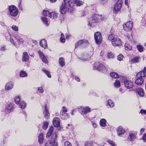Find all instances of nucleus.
Returning a JSON list of instances; mask_svg holds the SVG:
<instances>
[{"label":"nucleus","mask_w":146,"mask_h":146,"mask_svg":"<svg viewBox=\"0 0 146 146\" xmlns=\"http://www.w3.org/2000/svg\"><path fill=\"white\" fill-rule=\"evenodd\" d=\"M63 1L60 10L61 13L63 14L67 10L69 12L73 11L74 4L78 6L83 4L82 1L78 0H64Z\"/></svg>","instance_id":"nucleus-1"},{"label":"nucleus","mask_w":146,"mask_h":146,"mask_svg":"<svg viewBox=\"0 0 146 146\" xmlns=\"http://www.w3.org/2000/svg\"><path fill=\"white\" fill-rule=\"evenodd\" d=\"M53 127L51 126L49 129L46 134L47 137L51 136V138L45 144V146H58L57 136L56 134H52Z\"/></svg>","instance_id":"nucleus-2"},{"label":"nucleus","mask_w":146,"mask_h":146,"mask_svg":"<svg viewBox=\"0 0 146 146\" xmlns=\"http://www.w3.org/2000/svg\"><path fill=\"white\" fill-rule=\"evenodd\" d=\"M103 19L102 15L95 14L92 16L90 20H88V24L91 27L94 26V25L93 24L99 22Z\"/></svg>","instance_id":"nucleus-3"},{"label":"nucleus","mask_w":146,"mask_h":146,"mask_svg":"<svg viewBox=\"0 0 146 146\" xmlns=\"http://www.w3.org/2000/svg\"><path fill=\"white\" fill-rule=\"evenodd\" d=\"M108 39L111 41L112 45L114 46H117L121 44L120 40L117 38L116 36L113 35H108Z\"/></svg>","instance_id":"nucleus-4"},{"label":"nucleus","mask_w":146,"mask_h":146,"mask_svg":"<svg viewBox=\"0 0 146 146\" xmlns=\"http://www.w3.org/2000/svg\"><path fill=\"white\" fill-rule=\"evenodd\" d=\"M106 69L105 66L100 62H96L94 64L93 69L101 72Z\"/></svg>","instance_id":"nucleus-5"},{"label":"nucleus","mask_w":146,"mask_h":146,"mask_svg":"<svg viewBox=\"0 0 146 146\" xmlns=\"http://www.w3.org/2000/svg\"><path fill=\"white\" fill-rule=\"evenodd\" d=\"M137 77L135 81V83L137 85L142 84L144 80L142 78H144L146 76V74H137Z\"/></svg>","instance_id":"nucleus-6"},{"label":"nucleus","mask_w":146,"mask_h":146,"mask_svg":"<svg viewBox=\"0 0 146 146\" xmlns=\"http://www.w3.org/2000/svg\"><path fill=\"white\" fill-rule=\"evenodd\" d=\"M117 1L113 8V12L115 14L117 13L121 9L123 3L122 0H117Z\"/></svg>","instance_id":"nucleus-7"},{"label":"nucleus","mask_w":146,"mask_h":146,"mask_svg":"<svg viewBox=\"0 0 146 146\" xmlns=\"http://www.w3.org/2000/svg\"><path fill=\"white\" fill-rule=\"evenodd\" d=\"M9 10L10 14L12 16L15 17L18 13V9L14 5L9 6Z\"/></svg>","instance_id":"nucleus-8"},{"label":"nucleus","mask_w":146,"mask_h":146,"mask_svg":"<svg viewBox=\"0 0 146 146\" xmlns=\"http://www.w3.org/2000/svg\"><path fill=\"white\" fill-rule=\"evenodd\" d=\"M94 37L96 43L98 45L100 44L101 43L102 39L100 33L99 32L95 33Z\"/></svg>","instance_id":"nucleus-9"},{"label":"nucleus","mask_w":146,"mask_h":146,"mask_svg":"<svg viewBox=\"0 0 146 146\" xmlns=\"http://www.w3.org/2000/svg\"><path fill=\"white\" fill-rule=\"evenodd\" d=\"M133 27V22L131 21L126 22L123 25L124 29L125 31H131L132 30Z\"/></svg>","instance_id":"nucleus-10"},{"label":"nucleus","mask_w":146,"mask_h":146,"mask_svg":"<svg viewBox=\"0 0 146 146\" xmlns=\"http://www.w3.org/2000/svg\"><path fill=\"white\" fill-rule=\"evenodd\" d=\"M14 104L12 103L7 105L6 106L5 110L8 113H9L13 111L14 109Z\"/></svg>","instance_id":"nucleus-11"},{"label":"nucleus","mask_w":146,"mask_h":146,"mask_svg":"<svg viewBox=\"0 0 146 146\" xmlns=\"http://www.w3.org/2000/svg\"><path fill=\"white\" fill-rule=\"evenodd\" d=\"M124 83L127 88L130 89L133 87V82L130 80H126L124 81Z\"/></svg>","instance_id":"nucleus-12"},{"label":"nucleus","mask_w":146,"mask_h":146,"mask_svg":"<svg viewBox=\"0 0 146 146\" xmlns=\"http://www.w3.org/2000/svg\"><path fill=\"white\" fill-rule=\"evenodd\" d=\"M44 111H43V113L44 117L46 119H48L50 117V114L46 105L44 106Z\"/></svg>","instance_id":"nucleus-13"},{"label":"nucleus","mask_w":146,"mask_h":146,"mask_svg":"<svg viewBox=\"0 0 146 146\" xmlns=\"http://www.w3.org/2000/svg\"><path fill=\"white\" fill-rule=\"evenodd\" d=\"M38 52L40 58L42 61L45 63H46L47 62V60L45 56L40 51H39Z\"/></svg>","instance_id":"nucleus-14"},{"label":"nucleus","mask_w":146,"mask_h":146,"mask_svg":"<svg viewBox=\"0 0 146 146\" xmlns=\"http://www.w3.org/2000/svg\"><path fill=\"white\" fill-rule=\"evenodd\" d=\"M53 123L54 126L56 127H58L60 125L59 119L57 117L54 118L53 120Z\"/></svg>","instance_id":"nucleus-15"},{"label":"nucleus","mask_w":146,"mask_h":146,"mask_svg":"<svg viewBox=\"0 0 146 146\" xmlns=\"http://www.w3.org/2000/svg\"><path fill=\"white\" fill-rule=\"evenodd\" d=\"M13 83L11 82L7 83L5 86L6 90H9L11 89L13 87Z\"/></svg>","instance_id":"nucleus-16"},{"label":"nucleus","mask_w":146,"mask_h":146,"mask_svg":"<svg viewBox=\"0 0 146 146\" xmlns=\"http://www.w3.org/2000/svg\"><path fill=\"white\" fill-rule=\"evenodd\" d=\"M29 57L27 53L26 52H24L22 56V60L23 61L27 62L29 60Z\"/></svg>","instance_id":"nucleus-17"},{"label":"nucleus","mask_w":146,"mask_h":146,"mask_svg":"<svg viewBox=\"0 0 146 146\" xmlns=\"http://www.w3.org/2000/svg\"><path fill=\"white\" fill-rule=\"evenodd\" d=\"M125 132L124 129L121 127L120 126L117 129V132L118 136H120Z\"/></svg>","instance_id":"nucleus-18"},{"label":"nucleus","mask_w":146,"mask_h":146,"mask_svg":"<svg viewBox=\"0 0 146 146\" xmlns=\"http://www.w3.org/2000/svg\"><path fill=\"white\" fill-rule=\"evenodd\" d=\"M90 108L88 107H86L82 108L81 113L82 115L86 114L87 113L90 112Z\"/></svg>","instance_id":"nucleus-19"},{"label":"nucleus","mask_w":146,"mask_h":146,"mask_svg":"<svg viewBox=\"0 0 146 146\" xmlns=\"http://www.w3.org/2000/svg\"><path fill=\"white\" fill-rule=\"evenodd\" d=\"M40 44L41 46L44 48H46L48 47L46 41L44 39H42L40 42Z\"/></svg>","instance_id":"nucleus-20"},{"label":"nucleus","mask_w":146,"mask_h":146,"mask_svg":"<svg viewBox=\"0 0 146 146\" xmlns=\"http://www.w3.org/2000/svg\"><path fill=\"white\" fill-rule=\"evenodd\" d=\"M69 116V115L68 113H62L60 115V117L63 120H65L68 119Z\"/></svg>","instance_id":"nucleus-21"},{"label":"nucleus","mask_w":146,"mask_h":146,"mask_svg":"<svg viewBox=\"0 0 146 146\" xmlns=\"http://www.w3.org/2000/svg\"><path fill=\"white\" fill-rule=\"evenodd\" d=\"M136 92L141 97L144 96V91L142 88H141L138 89L136 90Z\"/></svg>","instance_id":"nucleus-22"},{"label":"nucleus","mask_w":146,"mask_h":146,"mask_svg":"<svg viewBox=\"0 0 146 146\" xmlns=\"http://www.w3.org/2000/svg\"><path fill=\"white\" fill-rule=\"evenodd\" d=\"M116 28L115 26L112 27L110 31V34H109L108 35H112L113 36H115L114 35V33H115L117 31Z\"/></svg>","instance_id":"nucleus-23"},{"label":"nucleus","mask_w":146,"mask_h":146,"mask_svg":"<svg viewBox=\"0 0 146 146\" xmlns=\"http://www.w3.org/2000/svg\"><path fill=\"white\" fill-rule=\"evenodd\" d=\"M136 138V136L134 134L129 133V136L128 137L129 140L131 141H133Z\"/></svg>","instance_id":"nucleus-24"},{"label":"nucleus","mask_w":146,"mask_h":146,"mask_svg":"<svg viewBox=\"0 0 146 146\" xmlns=\"http://www.w3.org/2000/svg\"><path fill=\"white\" fill-rule=\"evenodd\" d=\"M58 62L59 64L62 66H63L65 64L64 59L63 57H60L59 59Z\"/></svg>","instance_id":"nucleus-25"},{"label":"nucleus","mask_w":146,"mask_h":146,"mask_svg":"<svg viewBox=\"0 0 146 146\" xmlns=\"http://www.w3.org/2000/svg\"><path fill=\"white\" fill-rule=\"evenodd\" d=\"M49 17L52 19H55L57 18V15L55 12H50Z\"/></svg>","instance_id":"nucleus-26"},{"label":"nucleus","mask_w":146,"mask_h":146,"mask_svg":"<svg viewBox=\"0 0 146 146\" xmlns=\"http://www.w3.org/2000/svg\"><path fill=\"white\" fill-rule=\"evenodd\" d=\"M38 141L40 143H42L43 142L44 138L43 135L42 133L40 134L38 136Z\"/></svg>","instance_id":"nucleus-27"},{"label":"nucleus","mask_w":146,"mask_h":146,"mask_svg":"<svg viewBox=\"0 0 146 146\" xmlns=\"http://www.w3.org/2000/svg\"><path fill=\"white\" fill-rule=\"evenodd\" d=\"M107 106H109L110 107L112 108L113 107L114 104L113 102L111 99H109L108 101V103L107 104Z\"/></svg>","instance_id":"nucleus-28"},{"label":"nucleus","mask_w":146,"mask_h":146,"mask_svg":"<svg viewBox=\"0 0 146 146\" xmlns=\"http://www.w3.org/2000/svg\"><path fill=\"white\" fill-rule=\"evenodd\" d=\"M88 43L89 42L88 41L86 40H80L77 42V43H78L79 45L83 44H88Z\"/></svg>","instance_id":"nucleus-29"},{"label":"nucleus","mask_w":146,"mask_h":146,"mask_svg":"<svg viewBox=\"0 0 146 146\" xmlns=\"http://www.w3.org/2000/svg\"><path fill=\"white\" fill-rule=\"evenodd\" d=\"M106 120L105 119H102L100 121V126L105 127L106 125Z\"/></svg>","instance_id":"nucleus-30"},{"label":"nucleus","mask_w":146,"mask_h":146,"mask_svg":"<svg viewBox=\"0 0 146 146\" xmlns=\"http://www.w3.org/2000/svg\"><path fill=\"white\" fill-rule=\"evenodd\" d=\"M19 104L20 108L22 109L24 108L26 106L25 102L24 101L21 102Z\"/></svg>","instance_id":"nucleus-31"},{"label":"nucleus","mask_w":146,"mask_h":146,"mask_svg":"<svg viewBox=\"0 0 146 146\" xmlns=\"http://www.w3.org/2000/svg\"><path fill=\"white\" fill-rule=\"evenodd\" d=\"M41 19L44 24L46 26H48L49 24L47 19L46 17H42Z\"/></svg>","instance_id":"nucleus-32"},{"label":"nucleus","mask_w":146,"mask_h":146,"mask_svg":"<svg viewBox=\"0 0 146 146\" xmlns=\"http://www.w3.org/2000/svg\"><path fill=\"white\" fill-rule=\"evenodd\" d=\"M79 58L83 61H86L87 60H88V59H90V57L89 56L87 57V55H86L82 56L81 58Z\"/></svg>","instance_id":"nucleus-33"},{"label":"nucleus","mask_w":146,"mask_h":146,"mask_svg":"<svg viewBox=\"0 0 146 146\" xmlns=\"http://www.w3.org/2000/svg\"><path fill=\"white\" fill-rule=\"evenodd\" d=\"M15 101L16 104H18L19 103L21 102L20 101V98L19 96H16L15 98Z\"/></svg>","instance_id":"nucleus-34"},{"label":"nucleus","mask_w":146,"mask_h":146,"mask_svg":"<svg viewBox=\"0 0 146 146\" xmlns=\"http://www.w3.org/2000/svg\"><path fill=\"white\" fill-rule=\"evenodd\" d=\"M140 58L138 56L134 57L131 60V61L134 63L138 62L139 61Z\"/></svg>","instance_id":"nucleus-35"},{"label":"nucleus","mask_w":146,"mask_h":146,"mask_svg":"<svg viewBox=\"0 0 146 146\" xmlns=\"http://www.w3.org/2000/svg\"><path fill=\"white\" fill-rule=\"evenodd\" d=\"M110 75L112 78L116 79L119 77L118 74H110Z\"/></svg>","instance_id":"nucleus-36"},{"label":"nucleus","mask_w":146,"mask_h":146,"mask_svg":"<svg viewBox=\"0 0 146 146\" xmlns=\"http://www.w3.org/2000/svg\"><path fill=\"white\" fill-rule=\"evenodd\" d=\"M48 122L44 121L42 126L43 129L44 130L46 129L48 127Z\"/></svg>","instance_id":"nucleus-37"},{"label":"nucleus","mask_w":146,"mask_h":146,"mask_svg":"<svg viewBox=\"0 0 146 146\" xmlns=\"http://www.w3.org/2000/svg\"><path fill=\"white\" fill-rule=\"evenodd\" d=\"M114 85L116 88H119L120 86V83L118 80H116L115 82L114 83Z\"/></svg>","instance_id":"nucleus-38"},{"label":"nucleus","mask_w":146,"mask_h":146,"mask_svg":"<svg viewBox=\"0 0 146 146\" xmlns=\"http://www.w3.org/2000/svg\"><path fill=\"white\" fill-rule=\"evenodd\" d=\"M107 56L109 58H113L114 57V55L112 52H110L108 53Z\"/></svg>","instance_id":"nucleus-39"},{"label":"nucleus","mask_w":146,"mask_h":146,"mask_svg":"<svg viewBox=\"0 0 146 146\" xmlns=\"http://www.w3.org/2000/svg\"><path fill=\"white\" fill-rule=\"evenodd\" d=\"M108 142L111 146H116V144L114 142L108 139Z\"/></svg>","instance_id":"nucleus-40"},{"label":"nucleus","mask_w":146,"mask_h":146,"mask_svg":"<svg viewBox=\"0 0 146 146\" xmlns=\"http://www.w3.org/2000/svg\"><path fill=\"white\" fill-rule=\"evenodd\" d=\"M138 50L141 52L143 51V48L141 45H138L137 46Z\"/></svg>","instance_id":"nucleus-41"},{"label":"nucleus","mask_w":146,"mask_h":146,"mask_svg":"<svg viewBox=\"0 0 146 146\" xmlns=\"http://www.w3.org/2000/svg\"><path fill=\"white\" fill-rule=\"evenodd\" d=\"M50 12H49V11L47 10H43V15L45 16H48L50 15Z\"/></svg>","instance_id":"nucleus-42"},{"label":"nucleus","mask_w":146,"mask_h":146,"mask_svg":"<svg viewBox=\"0 0 146 146\" xmlns=\"http://www.w3.org/2000/svg\"><path fill=\"white\" fill-rule=\"evenodd\" d=\"M17 41L18 42V44H20L21 43L23 44L24 42V40L21 37L19 38V39H17Z\"/></svg>","instance_id":"nucleus-43"},{"label":"nucleus","mask_w":146,"mask_h":146,"mask_svg":"<svg viewBox=\"0 0 146 146\" xmlns=\"http://www.w3.org/2000/svg\"><path fill=\"white\" fill-rule=\"evenodd\" d=\"M85 146H92V143L91 142H86L85 143Z\"/></svg>","instance_id":"nucleus-44"},{"label":"nucleus","mask_w":146,"mask_h":146,"mask_svg":"<svg viewBox=\"0 0 146 146\" xmlns=\"http://www.w3.org/2000/svg\"><path fill=\"white\" fill-rule=\"evenodd\" d=\"M123 58V56L121 54H120L117 57V59L119 61L122 60Z\"/></svg>","instance_id":"nucleus-45"},{"label":"nucleus","mask_w":146,"mask_h":146,"mask_svg":"<svg viewBox=\"0 0 146 146\" xmlns=\"http://www.w3.org/2000/svg\"><path fill=\"white\" fill-rule=\"evenodd\" d=\"M38 90L39 92L41 93H42L44 91V90L41 87H40L38 88Z\"/></svg>","instance_id":"nucleus-46"},{"label":"nucleus","mask_w":146,"mask_h":146,"mask_svg":"<svg viewBox=\"0 0 146 146\" xmlns=\"http://www.w3.org/2000/svg\"><path fill=\"white\" fill-rule=\"evenodd\" d=\"M65 146H72L71 144L68 141H66L64 143Z\"/></svg>","instance_id":"nucleus-47"},{"label":"nucleus","mask_w":146,"mask_h":146,"mask_svg":"<svg viewBox=\"0 0 146 146\" xmlns=\"http://www.w3.org/2000/svg\"><path fill=\"white\" fill-rule=\"evenodd\" d=\"M19 76L21 77H24L27 76V74H20Z\"/></svg>","instance_id":"nucleus-48"},{"label":"nucleus","mask_w":146,"mask_h":146,"mask_svg":"<svg viewBox=\"0 0 146 146\" xmlns=\"http://www.w3.org/2000/svg\"><path fill=\"white\" fill-rule=\"evenodd\" d=\"M12 29L13 30L15 31H17L18 30L17 27L15 25H13L12 26Z\"/></svg>","instance_id":"nucleus-49"},{"label":"nucleus","mask_w":146,"mask_h":146,"mask_svg":"<svg viewBox=\"0 0 146 146\" xmlns=\"http://www.w3.org/2000/svg\"><path fill=\"white\" fill-rule=\"evenodd\" d=\"M140 113H141V114H146V110L141 109V110L140 111Z\"/></svg>","instance_id":"nucleus-50"},{"label":"nucleus","mask_w":146,"mask_h":146,"mask_svg":"<svg viewBox=\"0 0 146 146\" xmlns=\"http://www.w3.org/2000/svg\"><path fill=\"white\" fill-rule=\"evenodd\" d=\"M137 73H146V67H145L143 70L140 71Z\"/></svg>","instance_id":"nucleus-51"},{"label":"nucleus","mask_w":146,"mask_h":146,"mask_svg":"<svg viewBox=\"0 0 146 146\" xmlns=\"http://www.w3.org/2000/svg\"><path fill=\"white\" fill-rule=\"evenodd\" d=\"M60 41L62 43H64L65 41V39L64 37H61L60 38Z\"/></svg>","instance_id":"nucleus-52"},{"label":"nucleus","mask_w":146,"mask_h":146,"mask_svg":"<svg viewBox=\"0 0 146 146\" xmlns=\"http://www.w3.org/2000/svg\"><path fill=\"white\" fill-rule=\"evenodd\" d=\"M10 41L14 45H15L16 43L14 41V40L11 37L10 38Z\"/></svg>","instance_id":"nucleus-53"},{"label":"nucleus","mask_w":146,"mask_h":146,"mask_svg":"<svg viewBox=\"0 0 146 146\" xmlns=\"http://www.w3.org/2000/svg\"><path fill=\"white\" fill-rule=\"evenodd\" d=\"M143 139L144 141L146 142V133H144L143 135Z\"/></svg>","instance_id":"nucleus-54"},{"label":"nucleus","mask_w":146,"mask_h":146,"mask_svg":"<svg viewBox=\"0 0 146 146\" xmlns=\"http://www.w3.org/2000/svg\"><path fill=\"white\" fill-rule=\"evenodd\" d=\"M42 70L43 72L44 73H49L50 72L48 71L45 68H43L42 69Z\"/></svg>","instance_id":"nucleus-55"},{"label":"nucleus","mask_w":146,"mask_h":146,"mask_svg":"<svg viewBox=\"0 0 146 146\" xmlns=\"http://www.w3.org/2000/svg\"><path fill=\"white\" fill-rule=\"evenodd\" d=\"M14 37L15 39L17 40V39H19V38L21 37L19 36V35H15Z\"/></svg>","instance_id":"nucleus-56"},{"label":"nucleus","mask_w":146,"mask_h":146,"mask_svg":"<svg viewBox=\"0 0 146 146\" xmlns=\"http://www.w3.org/2000/svg\"><path fill=\"white\" fill-rule=\"evenodd\" d=\"M125 48L126 50L129 49V50L132 49L130 45H129V46H125Z\"/></svg>","instance_id":"nucleus-57"},{"label":"nucleus","mask_w":146,"mask_h":146,"mask_svg":"<svg viewBox=\"0 0 146 146\" xmlns=\"http://www.w3.org/2000/svg\"><path fill=\"white\" fill-rule=\"evenodd\" d=\"M6 49L5 48V46H3L2 47H1L0 48V50L2 51H4Z\"/></svg>","instance_id":"nucleus-58"},{"label":"nucleus","mask_w":146,"mask_h":146,"mask_svg":"<svg viewBox=\"0 0 146 146\" xmlns=\"http://www.w3.org/2000/svg\"><path fill=\"white\" fill-rule=\"evenodd\" d=\"M108 0H100V2L104 4L106 3Z\"/></svg>","instance_id":"nucleus-59"},{"label":"nucleus","mask_w":146,"mask_h":146,"mask_svg":"<svg viewBox=\"0 0 146 146\" xmlns=\"http://www.w3.org/2000/svg\"><path fill=\"white\" fill-rule=\"evenodd\" d=\"M92 125L94 128H96L97 125V124L95 123L92 122Z\"/></svg>","instance_id":"nucleus-60"},{"label":"nucleus","mask_w":146,"mask_h":146,"mask_svg":"<svg viewBox=\"0 0 146 146\" xmlns=\"http://www.w3.org/2000/svg\"><path fill=\"white\" fill-rule=\"evenodd\" d=\"M75 79L77 81H78V82L80 81V79L77 76H75Z\"/></svg>","instance_id":"nucleus-61"},{"label":"nucleus","mask_w":146,"mask_h":146,"mask_svg":"<svg viewBox=\"0 0 146 146\" xmlns=\"http://www.w3.org/2000/svg\"><path fill=\"white\" fill-rule=\"evenodd\" d=\"M46 76H48V77L49 78H51V75H50V74H46Z\"/></svg>","instance_id":"nucleus-62"},{"label":"nucleus","mask_w":146,"mask_h":146,"mask_svg":"<svg viewBox=\"0 0 146 146\" xmlns=\"http://www.w3.org/2000/svg\"><path fill=\"white\" fill-rule=\"evenodd\" d=\"M125 3L126 5H127L128 4V0H125Z\"/></svg>","instance_id":"nucleus-63"},{"label":"nucleus","mask_w":146,"mask_h":146,"mask_svg":"<svg viewBox=\"0 0 146 146\" xmlns=\"http://www.w3.org/2000/svg\"><path fill=\"white\" fill-rule=\"evenodd\" d=\"M145 129L144 128H141L140 130V132L142 133L144 131Z\"/></svg>","instance_id":"nucleus-64"}]
</instances>
